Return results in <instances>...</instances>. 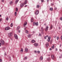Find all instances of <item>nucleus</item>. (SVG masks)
I'll return each instance as SVG.
<instances>
[{"instance_id": "obj_1", "label": "nucleus", "mask_w": 62, "mask_h": 62, "mask_svg": "<svg viewBox=\"0 0 62 62\" xmlns=\"http://www.w3.org/2000/svg\"><path fill=\"white\" fill-rule=\"evenodd\" d=\"M0 43H1V44L2 45L5 44V42H4V41L3 40H1Z\"/></svg>"}, {"instance_id": "obj_2", "label": "nucleus", "mask_w": 62, "mask_h": 62, "mask_svg": "<svg viewBox=\"0 0 62 62\" xmlns=\"http://www.w3.org/2000/svg\"><path fill=\"white\" fill-rule=\"evenodd\" d=\"M33 25H36V26H38V22H37L36 23H35V22H34L33 23Z\"/></svg>"}, {"instance_id": "obj_3", "label": "nucleus", "mask_w": 62, "mask_h": 62, "mask_svg": "<svg viewBox=\"0 0 62 62\" xmlns=\"http://www.w3.org/2000/svg\"><path fill=\"white\" fill-rule=\"evenodd\" d=\"M14 37L15 39H18V36H17V35L16 34H15L14 35Z\"/></svg>"}, {"instance_id": "obj_4", "label": "nucleus", "mask_w": 62, "mask_h": 62, "mask_svg": "<svg viewBox=\"0 0 62 62\" xmlns=\"http://www.w3.org/2000/svg\"><path fill=\"white\" fill-rule=\"evenodd\" d=\"M10 29V27H6L5 29L6 30H9Z\"/></svg>"}, {"instance_id": "obj_5", "label": "nucleus", "mask_w": 62, "mask_h": 62, "mask_svg": "<svg viewBox=\"0 0 62 62\" xmlns=\"http://www.w3.org/2000/svg\"><path fill=\"white\" fill-rule=\"evenodd\" d=\"M48 28H49V27L48 26H46V28L45 29V31H47L48 30Z\"/></svg>"}, {"instance_id": "obj_6", "label": "nucleus", "mask_w": 62, "mask_h": 62, "mask_svg": "<svg viewBox=\"0 0 62 62\" xmlns=\"http://www.w3.org/2000/svg\"><path fill=\"white\" fill-rule=\"evenodd\" d=\"M39 10H37L36 12L35 13V14H36V15H38V14H39Z\"/></svg>"}, {"instance_id": "obj_7", "label": "nucleus", "mask_w": 62, "mask_h": 62, "mask_svg": "<svg viewBox=\"0 0 62 62\" xmlns=\"http://www.w3.org/2000/svg\"><path fill=\"white\" fill-rule=\"evenodd\" d=\"M8 35L9 37H11V36H12V33H9L8 34Z\"/></svg>"}, {"instance_id": "obj_8", "label": "nucleus", "mask_w": 62, "mask_h": 62, "mask_svg": "<svg viewBox=\"0 0 62 62\" xmlns=\"http://www.w3.org/2000/svg\"><path fill=\"white\" fill-rule=\"evenodd\" d=\"M51 58H52V59H54V55H52L51 56Z\"/></svg>"}, {"instance_id": "obj_9", "label": "nucleus", "mask_w": 62, "mask_h": 62, "mask_svg": "<svg viewBox=\"0 0 62 62\" xmlns=\"http://www.w3.org/2000/svg\"><path fill=\"white\" fill-rule=\"evenodd\" d=\"M24 3H21L20 4V6L21 7H23L24 6Z\"/></svg>"}, {"instance_id": "obj_10", "label": "nucleus", "mask_w": 62, "mask_h": 62, "mask_svg": "<svg viewBox=\"0 0 62 62\" xmlns=\"http://www.w3.org/2000/svg\"><path fill=\"white\" fill-rule=\"evenodd\" d=\"M50 39H51V37H49L48 38V41L49 42L50 41Z\"/></svg>"}, {"instance_id": "obj_11", "label": "nucleus", "mask_w": 62, "mask_h": 62, "mask_svg": "<svg viewBox=\"0 0 62 62\" xmlns=\"http://www.w3.org/2000/svg\"><path fill=\"white\" fill-rule=\"evenodd\" d=\"M39 45V44L38 43H34V46H37Z\"/></svg>"}, {"instance_id": "obj_12", "label": "nucleus", "mask_w": 62, "mask_h": 62, "mask_svg": "<svg viewBox=\"0 0 62 62\" xmlns=\"http://www.w3.org/2000/svg\"><path fill=\"white\" fill-rule=\"evenodd\" d=\"M39 59L41 60H43V57H42V56H41L39 58Z\"/></svg>"}, {"instance_id": "obj_13", "label": "nucleus", "mask_w": 62, "mask_h": 62, "mask_svg": "<svg viewBox=\"0 0 62 62\" xmlns=\"http://www.w3.org/2000/svg\"><path fill=\"white\" fill-rule=\"evenodd\" d=\"M26 24H27V22H25L24 23V24L23 25H24V26H25Z\"/></svg>"}, {"instance_id": "obj_14", "label": "nucleus", "mask_w": 62, "mask_h": 62, "mask_svg": "<svg viewBox=\"0 0 62 62\" xmlns=\"http://www.w3.org/2000/svg\"><path fill=\"white\" fill-rule=\"evenodd\" d=\"M49 43L47 42L46 43V46L47 47H48L49 46Z\"/></svg>"}, {"instance_id": "obj_15", "label": "nucleus", "mask_w": 62, "mask_h": 62, "mask_svg": "<svg viewBox=\"0 0 62 62\" xmlns=\"http://www.w3.org/2000/svg\"><path fill=\"white\" fill-rule=\"evenodd\" d=\"M28 48H26L25 49V52H27V51H28Z\"/></svg>"}, {"instance_id": "obj_16", "label": "nucleus", "mask_w": 62, "mask_h": 62, "mask_svg": "<svg viewBox=\"0 0 62 62\" xmlns=\"http://www.w3.org/2000/svg\"><path fill=\"white\" fill-rule=\"evenodd\" d=\"M10 4L11 5H12L13 4V2L12 1H11L9 2Z\"/></svg>"}, {"instance_id": "obj_17", "label": "nucleus", "mask_w": 62, "mask_h": 62, "mask_svg": "<svg viewBox=\"0 0 62 62\" xmlns=\"http://www.w3.org/2000/svg\"><path fill=\"white\" fill-rule=\"evenodd\" d=\"M31 36V34H29L28 35V38H30Z\"/></svg>"}, {"instance_id": "obj_18", "label": "nucleus", "mask_w": 62, "mask_h": 62, "mask_svg": "<svg viewBox=\"0 0 62 62\" xmlns=\"http://www.w3.org/2000/svg\"><path fill=\"white\" fill-rule=\"evenodd\" d=\"M18 1L19 0H16L15 1V4H17V3L18 2Z\"/></svg>"}, {"instance_id": "obj_19", "label": "nucleus", "mask_w": 62, "mask_h": 62, "mask_svg": "<svg viewBox=\"0 0 62 62\" xmlns=\"http://www.w3.org/2000/svg\"><path fill=\"white\" fill-rule=\"evenodd\" d=\"M48 35H47L46 36H45V39H47V38H48Z\"/></svg>"}, {"instance_id": "obj_20", "label": "nucleus", "mask_w": 62, "mask_h": 62, "mask_svg": "<svg viewBox=\"0 0 62 62\" xmlns=\"http://www.w3.org/2000/svg\"><path fill=\"white\" fill-rule=\"evenodd\" d=\"M20 26L18 27L17 28V29H16L17 30H19V28H20Z\"/></svg>"}, {"instance_id": "obj_21", "label": "nucleus", "mask_w": 62, "mask_h": 62, "mask_svg": "<svg viewBox=\"0 0 62 62\" xmlns=\"http://www.w3.org/2000/svg\"><path fill=\"white\" fill-rule=\"evenodd\" d=\"M31 23H32L33 22V19L31 18Z\"/></svg>"}, {"instance_id": "obj_22", "label": "nucleus", "mask_w": 62, "mask_h": 62, "mask_svg": "<svg viewBox=\"0 0 62 62\" xmlns=\"http://www.w3.org/2000/svg\"><path fill=\"white\" fill-rule=\"evenodd\" d=\"M25 32L26 33H27V34H28V33H29V32H28V31L27 30Z\"/></svg>"}, {"instance_id": "obj_23", "label": "nucleus", "mask_w": 62, "mask_h": 62, "mask_svg": "<svg viewBox=\"0 0 62 62\" xmlns=\"http://www.w3.org/2000/svg\"><path fill=\"white\" fill-rule=\"evenodd\" d=\"M35 41L34 40H33L31 41V42L32 43H34Z\"/></svg>"}, {"instance_id": "obj_24", "label": "nucleus", "mask_w": 62, "mask_h": 62, "mask_svg": "<svg viewBox=\"0 0 62 62\" xmlns=\"http://www.w3.org/2000/svg\"><path fill=\"white\" fill-rule=\"evenodd\" d=\"M26 3H27V0H25V3H24V4L25 5L26 4Z\"/></svg>"}, {"instance_id": "obj_25", "label": "nucleus", "mask_w": 62, "mask_h": 62, "mask_svg": "<svg viewBox=\"0 0 62 62\" xmlns=\"http://www.w3.org/2000/svg\"><path fill=\"white\" fill-rule=\"evenodd\" d=\"M13 26V23H11V27H12Z\"/></svg>"}, {"instance_id": "obj_26", "label": "nucleus", "mask_w": 62, "mask_h": 62, "mask_svg": "<svg viewBox=\"0 0 62 62\" xmlns=\"http://www.w3.org/2000/svg\"><path fill=\"white\" fill-rule=\"evenodd\" d=\"M53 9L52 8H50V10H51V11H52Z\"/></svg>"}, {"instance_id": "obj_27", "label": "nucleus", "mask_w": 62, "mask_h": 62, "mask_svg": "<svg viewBox=\"0 0 62 62\" xmlns=\"http://www.w3.org/2000/svg\"><path fill=\"white\" fill-rule=\"evenodd\" d=\"M54 45H53L52 47V49H54Z\"/></svg>"}, {"instance_id": "obj_28", "label": "nucleus", "mask_w": 62, "mask_h": 62, "mask_svg": "<svg viewBox=\"0 0 62 62\" xmlns=\"http://www.w3.org/2000/svg\"><path fill=\"white\" fill-rule=\"evenodd\" d=\"M48 60H49V61H50V60H51V59L50 58H48L47 59Z\"/></svg>"}, {"instance_id": "obj_29", "label": "nucleus", "mask_w": 62, "mask_h": 62, "mask_svg": "<svg viewBox=\"0 0 62 62\" xmlns=\"http://www.w3.org/2000/svg\"><path fill=\"white\" fill-rule=\"evenodd\" d=\"M15 16H16V15H17V12H15Z\"/></svg>"}, {"instance_id": "obj_30", "label": "nucleus", "mask_w": 62, "mask_h": 62, "mask_svg": "<svg viewBox=\"0 0 62 62\" xmlns=\"http://www.w3.org/2000/svg\"><path fill=\"white\" fill-rule=\"evenodd\" d=\"M52 28H53V26L51 25V27H50V29H51Z\"/></svg>"}, {"instance_id": "obj_31", "label": "nucleus", "mask_w": 62, "mask_h": 62, "mask_svg": "<svg viewBox=\"0 0 62 62\" xmlns=\"http://www.w3.org/2000/svg\"><path fill=\"white\" fill-rule=\"evenodd\" d=\"M9 61H10V60H11V57H9Z\"/></svg>"}, {"instance_id": "obj_32", "label": "nucleus", "mask_w": 62, "mask_h": 62, "mask_svg": "<svg viewBox=\"0 0 62 62\" xmlns=\"http://www.w3.org/2000/svg\"><path fill=\"white\" fill-rule=\"evenodd\" d=\"M21 51L22 52H23V49H21Z\"/></svg>"}, {"instance_id": "obj_33", "label": "nucleus", "mask_w": 62, "mask_h": 62, "mask_svg": "<svg viewBox=\"0 0 62 62\" xmlns=\"http://www.w3.org/2000/svg\"><path fill=\"white\" fill-rule=\"evenodd\" d=\"M16 11H18V8H16Z\"/></svg>"}, {"instance_id": "obj_34", "label": "nucleus", "mask_w": 62, "mask_h": 62, "mask_svg": "<svg viewBox=\"0 0 62 62\" xmlns=\"http://www.w3.org/2000/svg\"><path fill=\"white\" fill-rule=\"evenodd\" d=\"M41 29L42 30H43V27H41Z\"/></svg>"}, {"instance_id": "obj_35", "label": "nucleus", "mask_w": 62, "mask_h": 62, "mask_svg": "<svg viewBox=\"0 0 62 62\" xmlns=\"http://www.w3.org/2000/svg\"><path fill=\"white\" fill-rule=\"evenodd\" d=\"M37 8H39V5H38L37 6Z\"/></svg>"}, {"instance_id": "obj_36", "label": "nucleus", "mask_w": 62, "mask_h": 62, "mask_svg": "<svg viewBox=\"0 0 62 62\" xmlns=\"http://www.w3.org/2000/svg\"><path fill=\"white\" fill-rule=\"evenodd\" d=\"M6 20L7 21H8V18H7L6 19Z\"/></svg>"}, {"instance_id": "obj_37", "label": "nucleus", "mask_w": 62, "mask_h": 62, "mask_svg": "<svg viewBox=\"0 0 62 62\" xmlns=\"http://www.w3.org/2000/svg\"><path fill=\"white\" fill-rule=\"evenodd\" d=\"M61 57H62V54H61V57H60L59 58H61Z\"/></svg>"}, {"instance_id": "obj_38", "label": "nucleus", "mask_w": 62, "mask_h": 62, "mask_svg": "<svg viewBox=\"0 0 62 62\" xmlns=\"http://www.w3.org/2000/svg\"><path fill=\"white\" fill-rule=\"evenodd\" d=\"M57 40H58L59 39V37H57Z\"/></svg>"}, {"instance_id": "obj_39", "label": "nucleus", "mask_w": 62, "mask_h": 62, "mask_svg": "<svg viewBox=\"0 0 62 62\" xmlns=\"http://www.w3.org/2000/svg\"><path fill=\"white\" fill-rule=\"evenodd\" d=\"M25 59H27V57H25Z\"/></svg>"}, {"instance_id": "obj_40", "label": "nucleus", "mask_w": 62, "mask_h": 62, "mask_svg": "<svg viewBox=\"0 0 62 62\" xmlns=\"http://www.w3.org/2000/svg\"><path fill=\"white\" fill-rule=\"evenodd\" d=\"M2 19L1 18L0 19V22H1V21H2Z\"/></svg>"}, {"instance_id": "obj_41", "label": "nucleus", "mask_w": 62, "mask_h": 62, "mask_svg": "<svg viewBox=\"0 0 62 62\" xmlns=\"http://www.w3.org/2000/svg\"><path fill=\"white\" fill-rule=\"evenodd\" d=\"M42 2H44V0H41Z\"/></svg>"}, {"instance_id": "obj_42", "label": "nucleus", "mask_w": 62, "mask_h": 62, "mask_svg": "<svg viewBox=\"0 0 62 62\" xmlns=\"http://www.w3.org/2000/svg\"><path fill=\"white\" fill-rule=\"evenodd\" d=\"M2 60H1V59H0V62H2Z\"/></svg>"}, {"instance_id": "obj_43", "label": "nucleus", "mask_w": 62, "mask_h": 62, "mask_svg": "<svg viewBox=\"0 0 62 62\" xmlns=\"http://www.w3.org/2000/svg\"><path fill=\"white\" fill-rule=\"evenodd\" d=\"M34 52L35 53H37V51H35Z\"/></svg>"}, {"instance_id": "obj_44", "label": "nucleus", "mask_w": 62, "mask_h": 62, "mask_svg": "<svg viewBox=\"0 0 62 62\" xmlns=\"http://www.w3.org/2000/svg\"><path fill=\"white\" fill-rule=\"evenodd\" d=\"M59 51L60 52H62V50L60 49Z\"/></svg>"}, {"instance_id": "obj_45", "label": "nucleus", "mask_w": 62, "mask_h": 62, "mask_svg": "<svg viewBox=\"0 0 62 62\" xmlns=\"http://www.w3.org/2000/svg\"><path fill=\"white\" fill-rule=\"evenodd\" d=\"M60 20L61 21H62V17L61 18H60Z\"/></svg>"}, {"instance_id": "obj_46", "label": "nucleus", "mask_w": 62, "mask_h": 62, "mask_svg": "<svg viewBox=\"0 0 62 62\" xmlns=\"http://www.w3.org/2000/svg\"><path fill=\"white\" fill-rule=\"evenodd\" d=\"M20 30H19L18 31V33H20Z\"/></svg>"}, {"instance_id": "obj_47", "label": "nucleus", "mask_w": 62, "mask_h": 62, "mask_svg": "<svg viewBox=\"0 0 62 62\" xmlns=\"http://www.w3.org/2000/svg\"><path fill=\"white\" fill-rule=\"evenodd\" d=\"M39 36H41V34H39Z\"/></svg>"}, {"instance_id": "obj_48", "label": "nucleus", "mask_w": 62, "mask_h": 62, "mask_svg": "<svg viewBox=\"0 0 62 62\" xmlns=\"http://www.w3.org/2000/svg\"><path fill=\"white\" fill-rule=\"evenodd\" d=\"M6 53H4V55H6Z\"/></svg>"}, {"instance_id": "obj_49", "label": "nucleus", "mask_w": 62, "mask_h": 62, "mask_svg": "<svg viewBox=\"0 0 62 62\" xmlns=\"http://www.w3.org/2000/svg\"><path fill=\"white\" fill-rule=\"evenodd\" d=\"M50 51H51V50H52V48H50Z\"/></svg>"}, {"instance_id": "obj_50", "label": "nucleus", "mask_w": 62, "mask_h": 62, "mask_svg": "<svg viewBox=\"0 0 62 62\" xmlns=\"http://www.w3.org/2000/svg\"><path fill=\"white\" fill-rule=\"evenodd\" d=\"M2 2H3L4 1V0H2L1 1Z\"/></svg>"}, {"instance_id": "obj_51", "label": "nucleus", "mask_w": 62, "mask_h": 62, "mask_svg": "<svg viewBox=\"0 0 62 62\" xmlns=\"http://www.w3.org/2000/svg\"><path fill=\"white\" fill-rule=\"evenodd\" d=\"M56 36H54V38H56Z\"/></svg>"}, {"instance_id": "obj_52", "label": "nucleus", "mask_w": 62, "mask_h": 62, "mask_svg": "<svg viewBox=\"0 0 62 62\" xmlns=\"http://www.w3.org/2000/svg\"><path fill=\"white\" fill-rule=\"evenodd\" d=\"M27 7V5H25V7Z\"/></svg>"}, {"instance_id": "obj_53", "label": "nucleus", "mask_w": 62, "mask_h": 62, "mask_svg": "<svg viewBox=\"0 0 62 62\" xmlns=\"http://www.w3.org/2000/svg\"><path fill=\"white\" fill-rule=\"evenodd\" d=\"M61 39L62 40V36H61Z\"/></svg>"}, {"instance_id": "obj_54", "label": "nucleus", "mask_w": 62, "mask_h": 62, "mask_svg": "<svg viewBox=\"0 0 62 62\" xmlns=\"http://www.w3.org/2000/svg\"><path fill=\"white\" fill-rule=\"evenodd\" d=\"M37 53H38V54H39V51H38Z\"/></svg>"}, {"instance_id": "obj_55", "label": "nucleus", "mask_w": 62, "mask_h": 62, "mask_svg": "<svg viewBox=\"0 0 62 62\" xmlns=\"http://www.w3.org/2000/svg\"><path fill=\"white\" fill-rule=\"evenodd\" d=\"M32 32L33 33H35V31H33Z\"/></svg>"}, {"instance_id": "obj_56", "label": "nucleus", "mask_w": 62, "mask_h": 62, "mask_svg": "<svg viewBox=\"0 0 62 62\" xmlns=\"http://www.w3.org/2000/svg\"><path fill=\"white\" fill-rule=\"evenodd\" d=\"M60 46L61 47V44L60 45Z\"/></svg>"}, {"instance_id": "obj_57", "label": "nucleus", "mask_w": 62, "mask_h": 62, "mask_svg": "<svg viewBox=\"0 0 62 62\" xmlns=\"http://www.w3.org/2000/svg\"><path fill=\"white\" fill-rule=\"evenodd\" d=\"M47 2H49V0H47Z\"/></svg>"}, {"instance_id": "obj_58", "label": "nucleus", "mask_w": 62, "mask_h": 62, "mask_svg": "<svg viewBox=\"0 0 62 62\" xmlns=\"http://www.w3.org/2000/svg\"><path fill=\"white\" fill-rule=\"evenodd\" d=\"M56 51H57V48H56Z\"/></svg>"}, {"instance_id": "obj_59", "label": "nucleus", "mask_w": 62, "mask_h": 62, "mask_svg": "<svg viewBox=\"0 0 62 62\" xmlns=\"http://www.w3.org/2000/svg\"><path fill=\"white\" fill-rule=\"evenodd\" d=\"M1 43H0V46H1Z\"/></svg>"}, {"instance_id": "obj_60", "label": "nucleus", "mask_w": 62, "mask_h": 62, "mask_svg": "<svg viewBox=\"0 0 62 62\" xmlns=\"http://www.w3.org/2000/svg\"><path fill=\"white\" fill-rule=\"evenodd\" d=\"M50 42H52V40Z\"/></svg>"}, {"instance_id": "obj_61", "label": "nucleus", "mask_w": 62, "mask_h": 62, "mask_svg": "<svg viewBox=\"0 0 62 62\" xmlns=\"http://www.w3.org/2000/svg\"><path fill=\"white\" fill-rule=\"evenodd\" d=\"M52 5L53 6V5H54V4H52Z\"/></svg>"}, {"instance_id": "obj_62", "label": "nucleus", "mask_w": 62, "mask_h": 62, "mask_svg": "<svg viewBox=\"0 0 62 62\" xmlns=\"http://www.w3.org/2000/svg\"><path fill=\"white\" fill-rule=\"evenodd\" d=\"M44 24V25H46V24Z\"/></svg>"}, {"instance_id": "obj_63", "label": "nucleus", "mask_w": 62, "mask_h": 62, "mask_svg": "<svg viewBox=\"0 0 62 62\" xmlns=\"http://www.w3.org/2000/svg\"><path fill=\"white\" fill-rule=\"evenodd\" d=\"M1 15H0V17H1Z\"/></svg>"}, {"instance_id": "obj_64", "label": "nucleus", "mask_w": 62, "mask_h": 62, "mask_svg": "<svg viewBox=\"0 0 62 62\" xmlns=\"http://www.w3.org/2000/svg\"><path fill=\"white\" fill-rule=\"evenodd\" d=\"M39 53H40V51H39Z\"/></svg>"}]
</instances>
